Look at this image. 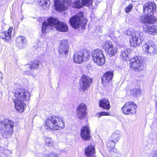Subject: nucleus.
Returning <instances> with one entry per match:
<instances>
[{
  "instance_id": "f257e3e1",
  "label": "nucleus",
  "mask_w": 157,
  "mask_h": 157,
  "mask_svg": "<svg viewBox=\"0 0 157 157\" xmlns=\"http://www.w3.org/2000/svg\"><path fill=\"white\" fill-rule=\"evenodd\" d=\"M156 6L154 2L146 3L143 6V11L146 15L140 16L139 19L140 21L144 24H154L156 19L152 15L156 11Z\"/></svg>"
},
{
  "instance_id": "f03ea898",
  "label": "nucleus",
  "mask_w": 157,
  "mask_h": 157,
  "mask_svg": "<svg viewBox=\"0 0 157 157\" xmlns=\"http://www.w3.org/2000/svg\"><path fill=\"white\" fill-rule=\"evenodd\" d=\"M47 22H44L42 24V31L43 33H46V30L49 26H54L58 31L66 32L68 31V28L67 24L63 22L59 21L56 18L50 17Z\"/></svg>"
},
{
  "instance_id": "7ed1b4c3",
  "label": "nucleus",
  "mask_w": 157,
  "mask_h": 157,
  "mask_svg": "<svg viewBox=\"0 0 157 157\" xmlns=\"http://www.w3.org/2000/svg\"><path fill=\"white\" fill-rule=\"evenodd\" d=\"M65 124L64 121L62 117L52 116L45 120V127L48 129L56 130L64 128Z\"/></svg>"
},
{
  "instance_id": "20e7f679",
  "label": "nucleus",
  "mask_w": 157,
  "mask_h": 157,
  "mask_svg": "<svg viewBox=\"0 0 157 157\" xmlns=\"http://www.w3.org/2000/svg\"><path fill=\"white\" fill-rule=\"evenodd\" d=\"M14 124L12 120L0 118V130L4 138H10L12 135Z\"/></svg>"
},
{
  "instance_id": "39448f33",
  "label": "nucleus",
  "mask_w": 157,
  "mask_h": 157,
  "mask_svg": "<svg viewBox=\"0 0 157 157\" xmlns=\"http://www.w3.org/2000/svg\"><path fill=\"white\" fill-rule=\"evenodd\" d=\"M72 28L78 29L81 26L82 29H84L87 22V21L83 15V13L79 12L78 13L72 17L69 21Z\"/></svg>"
},
{
  "instance_id": "423d86ee",
  "label": "nucleus",
  "mask_w": 157,
  "mask_h": 157,
  "mask_svg": "<svg viewBox=\"0 0 157 157\" xmlns=\"http://www.w3.org/2000/svg\"><path fill=\"white\" fill-rule=\"evenodd\" d=\"M91 55L93 61L98 65L101 66L105 63V57L101 49H95L92 51Z\"/></svg>"
},
{
  "instance_id": "0eeeda50",
  "label": "nucleus",
  "mask_w": 157,
  "mask_h": 157,
  "mask_svg": "<svg viewBox=\"0 0 157 157\" xmlns=\"http://www.w3.org/2000/svg\"><path fill=\"white\" fill-rule=\"evenodd\" d=\"M15 96L16 98L15 100L27 101L30 99V94L26 90L21 88H17L15 92Z\"/></svg>"
},
{
  "instance_id": "6e6552de",
  "label": "nucleus",
  "mask_w": 157,
  "mask_h": 157,
  "mask_svg": "<svg viewBox=\"0 0 157 157\" xmlns=\"http://www.w3.org/2000/svg\"><path fill=\"white\" fill-rule=\"evenodd\" d=\"M130 67L131 69L136 71H139L143 70L144 68L143 61L140 59V57L136 56L132 58L130 61Z\"/></svg>"
},
{
  "instance_id": "1a4fd4ad",
  "label": "nucleus",
  "mask_w": 157,
  "mask_h": 157,
  "mask_svg": "<svg viewBox=\"0 0 157 157\" xmlns=\"http://www.w3.org/2000/svg\"><path fill=\"white\" fill-rule=\"evenodd\" d=\"M90 54L86 51H80L74 54V60L77 63H81L83 61H86L90 58Z\"/></svg>"
},
{
  "instance_id": "9d476101",
  "label": "nucleus",
  "mask_w": 157,
  "mask_h": 157,
  "mask_svg": "<svg viewBox=\"0 0 157 157\" xmlns=\"http://www.w3.org/2000/svg\"><path fill=\"white\" fill-rule=\"evenodd\" d=\"M143 40V33L139 32H135L132 36L130 40V45L136 47L141 44Z\"/></svg>"
},
{
  "instance_id": "9b49d317",
  "label": "nucleus",
  "mask_w": 157,
  "mask_h": 157,
  "mask_svg": "<svg viewBox=\"0 0 157 157\" xmlns=\"http://www.w3.org/2000/svg\"><path fill=\"white\" fill-rule=\"evenodd\" d=\"M137 106L134 102H127L122 108L123 113L125 115L133 114L136 112Z\"/></svg>"
},
{
  "instance_id": "f8f14e48",
  "label": "nucleus",
  "mask_w": 157,
  "mask_h": 157,
  "mask_svg": "<svg viewBox=\"0 0 157 157\" xmlns=\"http://www.w3.org/2000/svg\"><path fill=\"white\" fill-rule=\"evenodd\" d=\"M92 82V79L89 76L83 75L82 76L81 82L80 87L85 91L87 90Z\"/></svg>"
},
{
  "instance_id": "ddd939ff",
  "label": "nucleus",
  "mask_w": 157,
  "mask_h": 157,
  "mask_svg": "<svg viewBox=\"0 0 157 157\" xmlns=\"http://www.w3.org/2000/svg\"><path fill=\"white\" fill-rule=\"evenodd\" d=\"M86 107L85 104L82 103L79 105L77 109L78 117L80 119H83L86 115Z\"/></svg>"
},
{
  "instance_id": "4468645a",
  "label": "nucleus",
  "mask_w": 157,
  "mask_h": 157,
  "mask_svg": "<svg viewBox=\"0 0 157 157\" xmlns=\"http://www.w3.org/2000/svg\"><path fill=\"white\" fill-rule=\"evenodd\" d=\"M69 45L67 40L61 41L59 52L61 56L67 54L68 52Z\"/></svg>"
},
{
  "instance_id": "2eb2a0df",
  "label": "nucleus",
  "mask_w": 157,
  "mask_h": 157,
  "mask_svg": "<svg viewBox=\"0 0 157 157\" xmlns=\"http://www.w3.org/2000/svg\"><path fill=\"white\" fill-rule=\"evenodd\" d=\"M80 136L82 139L85 140L90 139V131L89 128L87 126H84L81 129Z\"/></svg>"
},
{
  "instance_id": "dca6fc26",
  "label": "nucleus",
  "mask_w": 157,
  "mask_h": 157,
  "mask_svg": "<svg viewBox=\"0 0 157 157\" xmlns=\"http://www.w3.org/2000/svg\"><path fill=\"white\" fill-rule=\"evenodd\" d=\"M13 29L12 27H10L7 31H2L0 33V37L4 41L9 42L11 39V33Z\"/></svg>"
},
{
  "instance_id": "f3484780",
  "label": "nucleus",
  "mask_w": 157,
  "mask_h": 157,
  "mask_svg": "<svg viewBox=\"0 0 157 157\" xmlns=\"http://www.w3.org/2000/svg\"><path fill=\"white\" fill-rule=\"evenodd\" d=\"M143 48L146 53L153 54H155L156 53V46L153 42L144 44L143 46Z\"/></svg>"
},
{
  "instance_id": "a211bd4d",
  "label": "nucleus",
  "mask_w": 157,
  "mask_h": 157,
  "mask_svg": "<svg viewBox=\"0 0 157 157\" xmlns=\"http://www.w3.org/2000/svg\"><path fill=\"white\" fill-rule=\"evenodd\" d=\"M68 0H54V6L57 10L63 11L66 9L64 4Z\"/></svg>"
},
{
  "instance_id": "6ab92c4d",
  "label": "nucleus",
  "mask_w": 157,
  "mask_h": 157,
  "mask_svg": "<svg viewBox=\"0 0 157 157\" xmlns=\"http://www.w3.org/2000/svg\"><path fill=\"white\" fill-rule=\"evenodd\" d=\"M16 44L20 49L23 48L25 44L27 43V41L24 36H19L16 39Z\"/></svg>"
},
{
  "instance_id": "aec40b11",
  "label": "nucleus",
  "mask_w": 157,
  "mask_h": 157,
  "mask_svg": "<svg viewBox=\"0 0 157 157\" xmlns=\"http://www.w3.org/2000/svg\"><path fill=\"white\" fill-rule=\"evenodd\" d=\"M23 101L14 100L15 108L16 110L20 113L23 112L26 106V104Z\"/></svg>"
},
{
  "instance_id": "412c9836",
  "label": "nucleus",
  "mask_w": 157,
  "mask_h": 157,
  "mask_svg": "<svg viewBox=\"0 0 157 157\" xmlns=\"http://www.w3.org/2000/svg\"><path fill=\"white\" fill-rule=\"evenodd\" d=\"M41 66V63L38 60L33 61L30 64H26L25 65V68H28V71L30 70L40 68Z\"/></svg>"
},
{
  "instance_id": "4be33fe9",
  "label": "nucleus",
  "mask_w": 157,
  "mask_h": 157,
  "mask_svg": "<svg viewBox=\"0 0 157 157\" xmlns=\"http://www.w3.org/2000/svg\"><path fill=\"white\" fill-rule=\"evenodd\" d=\"M113 75V73L112 71H108L106 72L101 77L102 83L109 82L112 79Z\"/></svg>"
},
{
  "instance_id": "5701e85b",
  "label": "nucleus",
  "mask_w": 157,
  "mask_h": 157,
  "mask_svg": "<svg viewBox=\"0 0 157 157\" xmlns=\"http://www.w3.org/2000/svg\"><path fill=\"white\" fill-rule=\"evenodd\" d=\"M131 50L129 48H123L120 51V56L121 58L124 61L128 60V55Z\"/></svg>"
},
{
  "instance_id": "b1692460",
  "label": "nucleus",
  "mask_w": 157,
  "mask_h": 157,
  "mask_svg": "<svg viewBox=\"0 0 157 157\" xmlns=\"http://www.w3.org/2000/svg\"><path fill=\"white\" fill-rule=\"evenodd\" d=\"M95 148L93 146H88L85 151V155L89 157H95Z\"/></svg>"
},
{
  "instance_id": "393cba45",
  "label": "nucleus",
  "mask_w": 157,
  "mask_h": 157,
  "mask_svg": "<svg viewBox=\"0 0 157 157\" xmlns=\"http://www.w3.org/2000/svg\"><path fill=\"white\" fill-rule=\"evenodd\" d=\"M99 106L106 110H109L110 109V104L108 100L106 99L101 100L99 101Z\"/></svg>"
},
{
  "instance_id": "a878e982",
  "label": "nucleus",
  "mask_w": 157,
  "mask_h": 157,
  "mask_svg": "<svg viewBox=\"0 0 157 157\" xmlns=\"http://www.w3.org/2000/svg\"><path fill=\"white\" fill-rule=\"evenodd\" d=\"M121 135L120 131H116L112 134L110 139L116 143L119 140Z\"/></svg>"
},
{
  "instance_id": "bb28decb",
  "label": "nucleus",
  "mask_w": 157,
  "mask_h": 157,
  "mask_svg": "<svg viewBox=\"0 0 157 157\" xmlns=\"http://www.w3.org/2000/svg\"><path fill=\"white\" fill-rule=\"evenodd\" d=\"M117 40L115 41L116 44L120 46V48H123L124 46V41L125 40L123 34H121L116 38Z\"/></svg>"
},
{
  "instance_id": "cd10ccee",
  "label": "nucleus",
  "mask_w": 157,
  "mask_h": 157,
  "mask_svg": "<svg viewBox=\"0 0 157 157\" xmlns=\"http://www.w3.org/2000/svg\"><path fill=\"white\" fill-rule=\"evenodd\" d=\"M144 28L145 29V31L147 32L150 34H151L153 33H157V26L154 25L149 26L146 25L144 27Z\"/></svg>"
},
{
  "instance_id": "c85d7f7f",
  "label": "nucleus",
  "mask_w": 157,
  "mask_h": 157,
  "mask_svg": "<svg viewBox=\"0 0 157 157\" xmlns=\"http://www.w3.org/2000/svg\"><path fill=\"white\" fill-rule=\"evenodd\" d=\"M113 45L111 41L107 40L103 43L102 47V48L107 51L111 47H112Z\"/></svg>"
},
{
  "instance_id": "c756f323",
  "label": "nucleus",
  "mask_w": 157,
  "mask_h": 157,
  "mask_svg": "<svg viewBox=\"0 0 157 157\" xmlns=\"http://www.w3.org/2000/svg\"><path fill=\"white\" fill-rule=\"evenodd\" d=\"M116 143V142L109 139V140L106 144L108 150L110 151L113 149L115 147Z\"/></svg>"
},
{
  "instance_id": "7c9ffc66",
  "label": "nucleus",
  "mask_w": 157,
  "mask_h": 157,
  "mask_svg": "<svg viewBox=\"0 0 157 157\" xmlns=\"http://www.w3.org/2000/svg\"><path fill=\"white\" fill-rule=\"evenodd\" d=\"M82 2V0H77L75 1L73 4V7L78 9L84 6Z\"/></svg>"
},
{
  "instance_id": "2f4dec72",
  "label": "nucleus",
  "mask_w": 157,
  "mask_h": 157,
  "mask_svg": "<svg viewBox=\"0 0 157 157\" xmlns=\"http://www.w3.org/2000/svg\"><path fill=\"white\" fill-rule=\"evenodd\" d=\"M107 53L111 56H113L115 55L117 52V48L116 47H114L113 45L112 47H111L109 50L107 51Z\"/></svg>"
},
{
  "instance_id": "473e14b6",
  "label": "nucleus",
  "mask_w": 157,
  "mask_h": 157,
  "mask_svg": "<svg viewBox=\"0 0 157 157\" xmlns=\"http://www.w3.org/2000/svg\"><path fill=\"white\" fill-rule=\"evenodd\" d=\"M141 92V90L138 88L133 89L130 91L131 94L134 96L140 95Z\"/></svg>"
},
{
  "instance_id": "72a5a7b5",
  "label": "nucleus",
  "mask_w": 157,
  "mask_h": 157,
  "mask_svg": "<svg viewBox=\"0 0 157 157\" xmlns=\"http://www.w3.org/2000/svg\"><path fill=\"white\" fill-rule=\"evenodd\" d=\"M45 143L46 145L49 147H51L53 146V143L52 142L50 138H47L45 139Z\"/></svg>"
},
{
  "instance_id": "f704fd0d",
  "label": "nucleus",
  "mask_w": 157,
  "mask_h": 157,
  "mask_svg": "<svg viewBox=\"0 0 157 157\" xmlns=\"http://www.w3.org/2000/svg\"><path fill=\"white\" fill-rule=\"evenodd\" d=\"M84 6H90L92 4V0H82Z\"/></svg>"
},
{
  "instance_id": "c9c22d12",
  "label": "nucleus",
  "mask_w": 157,
  "mask_h": 157,
  "mask_svg": "<svg viewBox=\"0 0 157 157\" xmlns=\"http://www.w3.org/2000/svg\"><path fill=\"white\" fill-rule=\"evenodd\" d=\"M43 157H58V156L56 154L51 152L44 154Z\"/></svg>"
},
{
  "instance_id": "e433bc0d",
  "label": "nucleus",
  "mask_w": 157,
  "mask_h": 157,
  "mask_svg": "<svg viewBox=\"0 0 157 157\" xmlns=\"http://www.w3.org/2000/svg\"><path fill=\"white\" fill-rule=\"evenodd\" d=\"M40 2L42 3L41 5H45L46 6H48L50 3L49 0H40Z\"/></svg>"
},
{
  "instance_id": "4c0bfd02",
  "label": "nucleus",
  "mask_w": 157,
  "mask_h": 157,
  "mask_svg": "<svg viewBox=\"0 0 157 157\" xmlns=\"http://www.w3.org/2000/svg\"><path fill=\"white\" fill-rule=\"evenodd\" d=\"M133 7V6L132 4H130L129 5L126 7L125 9V12L128 13L131 11Z\"/></svg>"
},
{
  "instance_id": "58836bf2",
  "label": "nucleus",
  "mask_w": 157,
  "mask_h": 157,
  "mask_svg": "<svg viewBox=\"0 0 157 157\" xmlns=\"http://www.w3.org/2000/svg\"><path fill=\"white\" fill-rule=\"evenodd\" d=\"M97 116L99 118L100 117L102 116L109 115V114L107 112H101L97 114Z\"/></svg>"
},
{
  "instance_id": "ea45409f",
  "label": "nucleus",
  "mask_w": 157,
  "mask_h": 157,
  "mask_svg": "<svg viewBox=\"0 0 157 157\" xmlns=\"http://www.w3.org/2000/svg\"><path fill=\"white\" fill-rule=\"evenodd\" d=\"M121 154L120 152L114 153L112 154V157H121Z\"/></svg>"
},
{
  "instance_id": "a19ab883",
  "label": "nucleus",
  "mask_w": 157,
  "mask_h": 157,
  "mask_svg": "<svg viewBox=\"0 0 157 157\" xmlns=\"http://www.w3.org/2000/svg\"><path fill=\"white\" fill-rule=\"evenodd\" d=\"M153 157H157V150L155 151L153 154Z\"/></svg>"
},
{
  "instance_id": "79ce46f5",
  "label": "nucleus",
  "mask_w": 157,
  "mask_h": 157,
  "mask_svg": "<svg viewBox=\"0 0 157 157\" xmlns=\"http://www.w3.org/2000/svg\"><path fill=\"white\" fill-rule=\"evenodd\" d=\"M155 107L157 109V101H156L155 103Z\"/></svg>"
},
{
  "instance_id": "37998d69",
  "label": "nucleus",
  "mask_w": 157,
  "mask_h": 157,
  "mask_svg": "<svg viewBox=\"0 0 157 157\" xmlns=\"http://www.w3.org/2000/svg\"><path fill=\"white\" fill-rule=\"evenodd\" d=\"M40 43L41 44V43L40 42H38V44H40Z\"/></svg>"
},
{
  "instance_id": "c03bdc74",
  "label": "nucleus",
  "mask_w": 157,
  "mask_h": 157,
  "mask_svg": "<svg viewBox=\"0 0 157 157\" xmlns=\"http://www.w3.org/2000/svg\"><path fill=\"white\" fill-rule=\"evenodd\" d=\"M42 46V44H41V46H40L39 47H41V46Z\"/></svg>"
},
{
  "instance_id": "a18cd8bd",
  "label": "nucleus",
  "mask_w": 157,
  "mask_h": 157,
  "mask_svg": "<svg viewBox=\"0 0 157 157\" xmlns=\"http://www.w3.org/2000/svg\"><path fill=\"white\" fill-rule=\"evenodd\" d=\"M91 157H93V156H91Z\"/></svg>"
}]
</instances>
